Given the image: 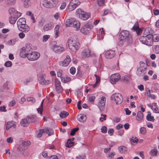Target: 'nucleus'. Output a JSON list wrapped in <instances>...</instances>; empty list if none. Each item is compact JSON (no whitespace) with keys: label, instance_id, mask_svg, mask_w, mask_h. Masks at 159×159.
Listing matches in <instances>:
<instances>
[{"label":"nucleus","instance_id":"obj_24","mask_svg":"<svg viewBox=\"0 0 159 159\" xmlns=\"http://www.w3.org/2000/svg\"><path fill=\"white\" fill-rule=\"evenodd\" d=\"M26 23L25 19L24 18H20L17 22L18 27Z\"/></svg>","mask_w":159,"mask_h":159},{"label":"nucleus","instance_id":"obj_2","mask_svg":"<svg viewBox=\"0 0 159 159\" xmlns=\"http://www.w3.org/2000/svg\"><path fill=\"white\" fill-rule=\"evenodd\" d=\"M139 40L142 43L149 46H151L153 44V41L152 40V34L143 36L140 38Z\"/></svg>","mask_w":159,"mask_h":159},{"label":"nucleus","instance_id":"obj_49","mask_svg":"<svg viewBox=\"0 0 159 159\" xmlns=\"http://www.w3.org/2000/svg\"><path fill=\"white\" fill-rule=\"evenodd\" d=\"M147 119L150 121H154L155 119L153 116H151L150 114H148L146 116Z\"/></svg>","mask_w":159,"mask_h":159},{"label":"nucleus","instance_id":"obj_10","mask_svg":"<svg viewBox=\"0 0 159 159\" xmlns=\"http://www.w3.org/2000/svg\"><path fill=\"white\" fill-rule=\"evenodd\" d=\"M68 44H70L71 47H73V44H80L78 39L76 36L70 37L68 40Z\"/></svg>","mask_w":159,"mask_h":159},{"label":"nucleus","instance_id":"obj_45","mask_svg":"<svg viewBox=\"0 0 159 159\" xmlns=\"http://www.w3.org/2000/svg\"><path fill=\"white\" fill-rule=\"evenodd\" d=\"M151 30V29L150 28H148L145 29L144 32L143 36H148V35L151 34L150 32Z\"/></svg>","mask_w":159,"mask_h":159},{"label":"nucleus","instance_id":"obj_52","mask_svg":"<svg viewBox=\"0 0 159 159\" xmlns=\"http://www.w3.org/2000/svg\"><path fill=\"white\" fill-rule=\"evenodd\" d=\"M70 2L75 4V5L77 6L78 5H79L80 3V0H71Z\"/></svg>","mask_w":159,"mask_h":159},{"label":"nucleus","instance_id":"obj_57","mask_svg":"<svg viewBox=\"0 0 159 159\" xmlns=\"http://www.w3.org/2000/svg\"><path fill=\"white\" fill-rule=\"evenodd\" d=\"M45 20L43 19H42L39 21L38 22V25L39 26L42 27L45 23Z\"/></svg>","mask_w":159,"mask_h":159},{"label":"nucleus","instance_id":"obj_13","mask_svg":"<svg viewBox=\"0 0 159 159\" xmlns=\"http://www.w3.org/2000/svg\"><path fill=\"white\" fill-rule=\"evenodd\" d=\"M71 61V59L70 57L67 55L66 58L63 61H61L59 62V65L62 66H66L68 65L69 63Z\"/></svg>","mask_w":159,"mask_h":159},{"label":"nucleus","instance_id":"obj_17","mask_svg":"<svg viewBox=\"0 0 159 159\" xmlns=\"http://www.w3.org/2000/svg\"><path fill=\"white\" fill-rule=\"evenodd\" d=\"M38 80L40 84H48L50 83V81L48 80H45L43 76L41 75L38 78Z\"/></svg>","mask_w":159,"mask_h":159},{"label":"nucleus","instance_id":"obj_16","mask_svg":"<svg viewBox=\"0 0 159 159\" xmlns=\"http://www.w3.org/2000/svg\"><path fill=\"white\" fill-rule=\"evenodd\" d=\"M18 29L22 32H27L30 30V28L28 26L25 24L20 26L18 27Z\"/></svg>","mask_w":159,"mask_h":159},{"label":"nucleus","instance_id":"obj_23","mask_svg":"<svg viewBox=\"0 0 159 159\" xmlns=\"http://www.w3.org/2000/svg\"><path fill=\"white\" fill-rule=\"evenodd\" d=\"M72 25L74 27L76 28L77 30H80V23L78 21L73 19Z\"/></svg>","mask_w":159,"mask_h":159},{"label":"nucleus","instance_id":"obj_51","mask_svg":"<svg viewBox=\"0 0 159 159\" xmlns=\"http://www.w3.org/2000/svg\"><path fill=\"white\" fill-rule=\"evenodd\" d=\"M50 36L49 35H45L43 36V41L44 42H46L50 38Z\"/></svg>","mask_w":159,"mask_h":159},{"label":"nucleus","instance_id":"obj_39","mask_svg":"<svg viewBox=\"0 0 159 159\" xmlns=\"http://www.w3.org/2000/svg\"><path fill=\"white\" fill-rule=\"evenodd\" d=\"M152 49L153 52L155 53L159 54V45H153L152 47Z\"/></svg>","mask_w":159,"mask_h":159},{"label":"nucleus","instance_id":"obj_32","mask_svg":"<svg viewBox=\"0 0 159 159\" xmlns=\"http://www.w3.org/2000/svg\"><path fill=\"white\" fill-rule=\"evenodd\" d=\"M77 6H76L75 4L73 3L70 2L69 4L68 9L70 11L74 10Z\"/></svg>","mask_w":159,"mask_h":159},{"label":"nucleus","instance_id":"obj_5","mask_svg":"<svg viewBox=\"0 0 159 159\" xmlns=\"http://www.w3.org/2000/svg\"><path fill=\"white\" fill-rule=\"evenodd\" d=\"M40 56V54L37 52H33L29 54L27 58L30 61H34L38 59Z\"/></svg>","mask_w":159,"mask_h":159},{"label":"nucleus","instance_id":"obj_62","mask_svg":"<svg viewBox=\"0 0 159 159\" xmlns=\"http://www.w3.org/2000/svg\"><path fill=\"white\" fill-rule=\"evenodd\" d=\"M16 0H7V3L9 5H12L16 2Z\"/></svg>","mask_w":159,"mask_h":159},{"label":"nucleus","instance_id":"obj_20","mask_svg":"<svg viewBox=\"0 0 159 159\" xmlns=\"http://www.w3.org/2000/svg\"><path fill=\"white\" fill-rule=\"evenodd\" d=\"M75 45L73 44V47H71L70 44H68V46L70 49L73 52H76L79 49L80 47V44Z\"/></svg>","mask_w":159,"mask_h":159},{"label":"nucleus","instance_id":"obj_25","mask_svg":"<svg viewBox=\"0 0 159 159\" xmlns=\"http://www.w3.org/2000/svg\"><path fill=\"white\" fill-rule=\"evenodd\" d=\"M133 29L134 30L136 31V32L138 34H139L141 31V30L139 28V24L138 22H136L135 23L133 27Z\"/></svg>","mask_w":159,"mask_h":159},{"label":"nucleus","instance_id":"obj_64","mask_svg":"<svg viewBox=\"0 0 159 159\" xmlns=\"http://www.w3.org/2000/svg\"><path fill=\"white\" fill-rule=\"evenodd\" d=\"M95 98V97L94 96H92L89 97L88 100L89 101L93 103L94 102V100Z\"/></svg>","mask_w":159,"mask_h":159},{"label":"nucleus","instance_id":"obj_36","mask_svg":"<svg viewBox=\"0 0 159 159\" xmlns=\"http://www.w3.org/2000/svg\"><path fill=\"white\" fill-rule=\"evenodd\" d=\"M74 143L72 141L71 139H68L66 143V146L67 148H70L74 145Z\"/></svg>","mask_w":159,"mask_h":159},{"label":"nucleus","instance_id":"obj_46","mask_svg":"<svg viewBox=\"0 0 159 159\" xmlns=\"http://www.w3.org/2000/svg\"><path fill=\"white\" fill-rule=\"evenodd\" d=\"M73 19L67 20L66 22V25L67 26H71L72 25Z\"/></svg>","mask_w":159,"mask_h":159},{"label":"nucleus","instance_id":"obj_8","mask_svg":"<svg viewBox=\"0 0 159 159\" xmlns=\"http://www.w3.org/2000/svg\"><path fill=\"white\" fill-rule=\"evenodd\" d=\"M92 25L89 23H87L83 26L80 29V31L83 34H87L92 28Z\"/></svg>","mask_w":159,"mask_h":159},{"label":"nucleus","instance_id":"obj_6","mask_svg":"<svg viewBox=\"0 0 159 159\" xmlns=\"http://www.w3.org/2000/svg\"><path fill=\"white\" fill-rule=\"evenodd\" d=\"M52 49L55 52H62L64 50V48L57 44L56 42H53L51 43Z\"/></svg>","mask_w":159,"mask_h":159},{"label":"nucleus","instance_id":"obj_47","mask_svg":"<svg viewBox=\"0 0 159 159\" xmlns=\"http://www.w3.org/2000/svg\"><path fill=\"white\" fill-rule=\"evenodd\" d=\"M26 14L27 15L30 16L31 18L33 20V22L35 23V22L34 17L33 16V15L31 11H27Z\"/></svg>","mask_w":159,"mask_h":159},{"label":"nucleus","instance_id":"obj_56","mask_svg":"<svg viewBox=\"0 0 159 159\" xmlns=\"http://www.w3.org/2000/svg\"><path fill=\"white\" fill-rule=\"evenodd\" d=\"M157 150L156 149H153L151 151V154L153 156H156L157 155Z\"/></svg>","mask_w":159,"mask_h":159},{"label":"nucleus","instance_id":"obj_28","mask_svg":"<svg viewBox=\"0 0 159 159\" xmlns=\"http://www.w3.org/2000/svg\"><path fill=\"white\" fill-rule=\"evenodd\" d=\"M20 124L22 126L25 127L29 125V123L27 119L26 118V119H22L21 121Z\"/></svg>","mask_w":159,"mask_h":159},{"label":"nucleus","instance_id":"obj_48","mask_svg":"<svg viewBox=\"0 0 159 159\" xmlns=\"http://www.w3.org/2000/svg\"><path fill=\"white\" fill-rule=\"evenodd\" d=\"M71 79V78L69 77H62L61 79V82L63 83H66Z\"/></svg>","mask_w":159,"mask_h":159},{"label":"nucleus","instance_id":"obj_59","mask_svg":"<svg viewBox=\"0 0 159 159\" xmlns=\"http://www.w3.org/2000/svg\"><path fill=\"white\" fill-rule=\"evenodd\" d=\"M12 65V64L11 62V61H6L5 64L4 65L6 67H10Z\"/></svg>","mask_w":159,"mask_h":159},{"label":"nucleus","instance_id":"obj_14","mask_svg":"<svg viewBox=\"0 0 159 159\" xmlns=\"http://www.w3.org/2000/svg\"><path fill=\"white\" fill-rule=\"evenodd\" d=\"M21 16V13H18L17 15L11 16L9 17V22L12 24H14L16 23L17 18Z\"/></svg>","mask_w":159,"mask_h":159},{"label":"nucleus","instance_id":"obj_50","mask_svg":"<svg viewBox=\"0 0 159 159\" xmlns=\"http://www.w3.org/2000/svg\"><path fill=\"white\" fill-rule=\"evenodd\" d=\"M27 100L28 102H31L32 103H34L35 102V99L33 97H28L27 98Z\"/></svg>","mask_w":159,"mask_h":159},{"label":"nucleus","instance_id":"obj_22","mask_svg":"<svg viewBox=\"0 0 159 159\" xmlns=\"http://www.w3.org/2000/svg\"><path fill=\"white\" fill-rule=\"evenodd\" d=\"M22 49L24 50L26 53L28 54H30V53H31V44L29 43L26 44L25 47L22 48Z\"/></svg>","mask_w":159,"mask_h":159},{"label":"nucleus","instance_id":"obj_26","mask_svg":"<svg viewBox=\"0 0 159 159\" xmlns=\"http://www.w3.org/2000/svg\"><path fill=\"white\" fill-rule=\"evenodd\" d=\"M118 150L121 153H123L127 151V148L125 146H122L119 147L118 148Z\"/></svg>","mask_w":159,"mask_h":159},{"label":"nucleus","instance_id":"obj_43","mask_svg":"<svg viewBox=\"0 0 159 159\" xmlns=\"http://www.w3.org/2000/svg\"><path fill=\"white\" fill-rule=\"evenodd\" d=\"M145 70H143V69H138L137 70V74L139 76L143 75L145 74Z\"/></svg>","mask_w":159,"mask_h":159},{"label":"nucleus","instance_id":"obj_4","mask_svg":"<svg viewBox=\"0 0 159 159\" xmlns=\"http://www.w3.org/2000/svg\"><path fill=\"white\" fill-rule=\"evenodd\" d=\"M58 1V0H43V5L47 8H52L57 3Z\"/></svg>","mask_w":159,"mask_h":159},{"label":"nucleus","instance_id":"obj_55","mask_svg":"<svg viewBox=\"0 0 159 159\" xmlns=\"http://www.w3.org/2000/svg\"><path fill=\"white\" fill-rule=\"evenodd\" d=\"M56 91L58 93H61L62 91V89L61 85L56 87Z\"/></svg>","mask_w":159,"mask_h":159},{"label":"nucleus","instance_id":"obj_33","mask_svg":"<svg viewBox=\"0 0 159 159\" xmlns=\"http://www.w3.org/2000/svg\"><path fill=\"white\" fill-rule=\"evenodd\" d=\"M69 115V113L66 111H61L59 114L60 116L62 118H65Z\"/></svg>","mask_w":159,"mask_h":159},{"label":"nucleus","instance_id":"obj_61","mask_svg":"<svg viewBox=\"0 0 159 159\" xmlns=\"http://www.w3.org/2000/svg\"><path fill=\"white\" fill-rule=\"evenodd\" d=\"M107 131V129L106 126H102L101 128V132L103 133H106Z\"/></svg>","mask_w":159,"mask_h":159},{"label":"nucleus","instance_id":"obj_30","mask_svg":"<svg viewBox=\"0 0 159 159\" xmlns=\"http://www.w3.org/2000/svg\"><path fill=\"white\" fill-rule=\"evenodd\" d=\"M151 108L153 110V111L156 113H159V110L157 108L156 103L152 104V105H150Z\"/></svg>","mask_w":159,"mask_h":159},{"label":"nucleus","instance_id":"obj_60","mask_svg":"<svg viewBox=\"0 0 159 159\" xmlns=\"http://www.w3.org/2000/svg\"><path fill=\"white\" fill-rule=\"evenodd\" d=\"M62 71L61 70H58L57 72V76L58 77H60L61 78L62 75Z\"/></svg>","mask_w":159,"mask_h":159},{"label":"nucleus","instance_id":"obj_29","mask_svg":"<svg viewBox=\"0 0 159 159\" xmlns=\"http://www.w3.org/2000/svg\"><path fill=\"white\" fill-rule=\"evenodd\" d=\"M145 91H146V93L147 94V96L148 97L151 98L153 99L155 98V95L151 94V91L150 90L147 89V90H146Z\"/></svg>","mask_w":159,"mask_h":159},{"label":"nucleus","instance_id":"obj_3","mask_svg":"<svg viewBox=\"0 0 159 159\" xmlns=\"http://www.w3.org/2000/svg\"><path fill=\"white\" fill-rule=\"evenodd\" d=\"M111 99L114 101L116 104H120L123 101V98L122 95L120 93H116L111 95Z\"/></svg>","mask_w":159,"mask_h":159},{"label":"nucleus","instance_id":"obj_15","mask_svg":"<svg viewBox=\"0 0 159 159\" xmlns=\"http://www.w3.org/2000/svg\"><path fill=\"white\" fill-rule=\"evenodd\" d=\"M115 55V52L111 50L107 51L105 53V57L108 59L112 58Z\"/></svg>","mask_w":159,"mask_h":159},{"label":"nucleus","instance_id":"obj_54","mask_svg":"<svg viewBox=\"0 0 159 159\" xmlns=\"http://www.w3.org/2000/svg\"><path fill=\"white\" fill-rule=\"evenodd\" d=\"M129 80V78L128 75H125L122 77L121 78V80L122 81H125L126 82H128Z\"/></svg>","mask_w":159,"mask_h":159},{"label":"nucleus","instance_id":"obj_12","mask_svg":"<svg viewBox=\"0 0 159 159\" xmlns=\"http://www.w3.org/2000/svg\"><path fill=\"white\" fill-rule=\"evenodd\" d=\"M45 132L48 134V136H50L52 135L53 133V130L51 129H48L47 128H45L43 129H40L39 130V132L37 136L38 137H41L43 133Z\"/></svg>","mask_w":159,"mask_h":159},{"label":"nucleus","instance_id":"obj_41","mask_svg":"<svg viewBox=\"0 0 159 159\" xmlns=\"http://www.w3.org/2000/svg\"><path fill=\"white\" fill-rule=\"evenodd\" d=\"M29 54L26 53L25 52L23 49L21 50V51L20 52V55L22 57L24 58L25 57H27V55Z\"/></svg>","mask_w":159,"mask_h":159},{"label":"nucleus","instance_id":"obj_11","mask_svg":"<svg viewBox=\"0 0 159 159\" xmlns=\"http://www.w3.org/2000/svg\"><path fill=\"white\" fill-rule=\"evenodd\" d=\"M106 101V98L104 96L100 98L98 103V107L101 111L103 110L105 108Z\"/></svg>","mask_w":159,"mask_h":159},{"label":"nucleus","instance_id":"obj_19","mask_svg":"<svg viewBox=\"0 0 159 159\" xmlns=\"http://www.w3.org/2000/svg\"><path fill=\"white\" fill-rule=\"evenodd\" d=\"M82 55L83 57H89L91 55V51L88 48L85 49L83 50Z\"/></svg>","mask_w":159,"mask_h":159},{"label":"nucleus","instance_id":"obj_44","mask_svg":"<svg viewBox=\"0 0 159 159\" xmlns=\"http://www.w3.org/2000/svg\"><path fill=\"white\" fill-rule=\"evenodd\" d=\"M29 122V123L32 122L34 121L35 120V117L34 116H28L27 118Z\"/></svg>","mask_w":159,"mask_h":159},{"label":"nucleus","instance_id":"obj_53","mask_svg":"<svg viewBox=\"0 0 159 159\" xmlns=\"http://www.w3.org/2000/svg\"><path fill=\"white\" fill-rule=\"evenodd\" d=\"M79 129V128H74L71 131V132L70 133V135H71V136H73L74 135L75 132L77 131Z\"/></svg>","mask_w":159,"mask_h":159},{"label":"nucleus","instance_id":"obj_35","mask_svg":"<svg viewBox=\"0 0 159 159\" xmlns=\"http://www.w3.org/2000/svg\"><path fill=\"white\" fill-rule=\"evenodd\" d=\"M24 6L26 8H27L30 5V0H22Z\"/></svg>","mask_w":159,"mask_h":159},{"label":"nucleus","instance_id":"obj_58","mask_svg":"<svg viewBox=\"0 0 159 159\" xmlns=\"http://www.w3.org/2000/svg\"><path fill=\"white\" fill-rule=\"evenodd\" d=\"M16 40L14 39H11L8 41V43L10 45H13L15 44Z\"/></svg>","mask_w":159,"mask_h":159},{"label":"nucleus","instance_id":"obj_42","mask_svg":"<svg viewBox=\"0 0 159 159\" xmlns=\"http://www.w3.org/2000/svg\"><path fill=\"white\" fill-rule=\"evenodd\" d=\"M44 101V99L42 100L40 105V107H39V108H37V109L38 112L40 114H42L43 111V106Z\"/></svg>","mask_w":159,"mask_h":159},{"label":"nucleus","instance_id":"obj_9","mask_svg":"<svg viewBox=\"0 0 159 159\" xmlns=\"http://www.w3.org/2000/svg\"><path fill=\"white\" fill-rule=\"evenodd\" d=\"M120 78V76L118 73L113 74L111 75L110 77V80L112 84H115L118 81Z\"/></svg>","mask_w":159,"mask_h":159},{"label":"nucleus","instance_id":"obj_21","mask_svg":"<svg viewBox=\"0 0 159 159\" xmlns=\"http://www.w3.org/2000/svg\"><path fill=\"white\" fill-rule=\"evenodd\" d=\"M77 118L79 121L82 122H84L86 119V116L83 114H80L77 115Z\"/></svg>","mask_w":159,"mask_h":159},{"label":"nucleus","instance_id":"obj_63","mask_svg":"<svg viewBox=\"0 0 159 159\" xmlns=\"http://www.w3.org/2000/svg\"><path fill=\"white\" fill-rule=\"evenodd\" d=\"M55 87L61 86L60 81L57 79H55Z\"/></svg>","mask_w":159,"mask_h":159},{"label":"nucleus","instance_id":"obj_31","mask_svg":"<svg viewBox=\"0 0 159 159\" xmlns=\"http://www.w3.org/2000/svg\"><path fill=\"white\" fill-rule=\"evenodd\" d=\"M143 117V113L141 111H139L137 113V115L136 117V120L138 121L141 120Z\"/></svg>","mask_w":159,"mask_h":159},{"label":"nucleus","instance_id":"obj_7","mask_svg":"<svg viewBox=\"0 0 159 159\" xmlns=\"http://www.w3.org/2000/svg\"><path fill=\"white\" fill-rule=\"evenodd\" d=\"M76 13L79 15L80 16L83 18L84 20H86L88 19L90 15L89 13H86L80 8L78 9L77 10Z\"/></svg>","mask_w":159,"mask_h":159},{"label":"nucleus","instance_id":"obj_34","mask_svg":"<svg viewBox=\"0 0 159 159\" xmlns=\"http://www.w3.org/2000/svg\"><path fill=\"white\" fill-rule=\"evenodd\" d=\"M14 125L15 123L12 121L7 122L6 127V130H8L11 127L13 126Z\"/></svg>","mask_w":159,"mask_h":159},{"label":"nucleus","instance_id":"obj_1","mask_svg":"<svg viewBox=\"0 0 159 159\" xmlns=\"http://www.w3.org/2000/svg\"><path fill=\"white\" fill-rule=\"evenodd\" d=\"M120 36L119 45L120 46H122L124 44L127 45L132 41V38L129 35L128 31H122L120 34Z\"/></svg>","mask_w":159,"mask_h":159},{"label":"nucleus","instance_id":"obj_37","mask_svg":"<svg viewBox=\"0 0 159 159\" xmlns=\"http://www.w3.org/2000/svg\"><path fill=\"white\" fill-rule=\"evenodd\" d=\"M152 40L154 42H158L159 41V35L157 34L152 35Z\"/></svg>","mask_w":159,"mask_h":159},{"label":"nucleus","instance_id":"obj_40","mask_svg":"<svg viewBox=\"0 0 159 159\" xmlns=\"http://www.w3.org/2000/svg\"><path fill=\"white\" fill-rule=\"evenodd\" d=\"M94 76L96 78V82L94 84L92 85L93 88H94L96 86L98 83L100 81V78L99 76L96 74L94 75Z\"/></svg>","mask_w":159,"mask_h":159},{"label":"nucleus","instance_id":"obj_18","mask_svg":"<svg viewBox=\"0 0 159 159\" xmlns=\"http://www.w3.org/2000/svg\"><path fill=\"white\" fill-rule=\"evenodd\" d=\"M53 27V24L52 22L46 24L43 27V30L44 31H47L51 30Z\"/></svg>","mask_w":159,"mask_h":159},{"label":"nucleus","instance_id":"obj_27","mask_svg":"<svg viewBox=\"0 0 159 159\" xmlns=\"http://www.w3.org/2000/svg\"><path fill=\"white\" fill-rule=\"evenodd\" d=\"M8 12L10 15L13 14V16L17 15L18 13H20L16 11L15 9L12 7L10 8L9 9Z\"/></svg>","mask_w":159,"mask_h":159},{"label":"nucleus","instance_id":"obj_38","mask_svg":"<svg viewBox=\"0 0 159 159\" xmlns=\"http://www.w3.org/2000/svg\"><path fill=\"white\" fill-rule=\"evenodd\" d=\"M140 67L138 68V69H143V70H146L147 69V66L145 63L142 61H141L140 62Z\"/></svg>","mask_w":159,"mask_h":159}]
</instances>
